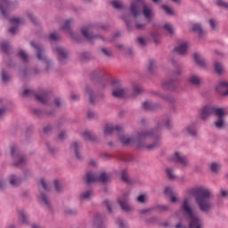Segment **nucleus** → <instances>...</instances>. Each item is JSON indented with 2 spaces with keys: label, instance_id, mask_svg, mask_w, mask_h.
<instances>
[{
  "label": "nucleus",
  "instance_id": "f257e3e1",
  "mask_svg": "<svg viewBox=\"0 0 228 228\" xmlns=\"http://www.w3.org/2000/svg\"><path fill=\"white\" fill-rule=\"evenodd\" d=\"M189 195H193L201 211H209L213 208V203L209 200L213 199V192L207 187H194L189 191Z\"/></svg>",
  "mask_w": 228,
  "mask_h": 228
},
{
  "label": "nucleus",
  "instance_id": "f03ea898",
  "mask_svg": "<svg viewBox=\"0 0 228 228\" xmlns=\"http://www.w3.org/2000/svg\"><path fill=\"white\" fill-rule=\"evenodd\" d=\"M152 133L149 131L142 132L139 134L134 139L131 138L126 134H120L119 135V141L123 145H129L131 143H135L138 147V149H148L151 151V149H156L158 147V143H155L153 145H147L145 142H149L151 138H152Z\"/></svg>",
  "mask_w": 228,
  "mask_h": 228
},
{
  "label": "nucleus",
  "instance_id": "7ed1b4c3",
  "mask_svg": "<svg viewBox=\"0 0 228 228\" xmlns=\"http://www.w3.org/2000/svg\"><path fill=\"white\" fill-rule=\"evenodd\" d=\"M142 13L148 20H152L154 19V11L152 10L151 4H145L143 0H135L130 4V13L133 17H140L142 15Z\"/></svg>",
  "mask_w": 228,
  "mask_h": 228
},
{
  "label": "nucleus",
  "instance_id": "20e7f679",
  "mask_svg": "<svg viewBox=\"0 0 228 228\" xmlns=\"http://www.w3.org/2000/svg\"><path fill=\"white\" fill-rule=\"evenodd\" d=\"M182 211L187 218H189V228H202L204 227V224L202 223V219L197 216L195 210L191 208V199L186 198L183 200L182 206Z\"/></svg>",
  "mask_w": 228,
  "mask_h": 228
},
{
  "label": "nucleus",
  "instance_id": "39448f33",
  "mask_svg": "<svg viewBox=\"0 0 228 228\" xmlns=\"http://www.w3.org/2000/svg\"><path fill=\"white\" fill-rule=\"evenodd\" d=\"M214 112L217 118V120L215 122L216 127H217V129H224V127H225V119L224 117L227 115L225 109H215L212 106L208 105L202 108L200 115L203 120H206V118Z\"/></svg>",
  "mask_w": 228,
  "mask_h": 228
},
{
  "label": "nucleus",
  "instance_id": "423d86ee",
  "mask_svg": "<svg viewBox=\"0 0 228 228\" xmlns=\"http://www.w3.org/2000/svg\"><path fill=\"white\" fill-rule=\"evenodd\" d=\"M86 181L87 183H95L97 181H101V183H108V181H110V175L102 173L99 177L94 173H88Z\"/></svg>",
  "mask_w": 228,
  "mask_h": 228
},
{
  "label": "nucleus",
  "instance_id": "0eeeda50",
  "mask_svg": "<svg viewBox=\"0 0 228 228\" xmlns=\"http://www.w3.org/2000/svg\"><path fill=\"white\" fill-rule=\"evenodd\" d=\"M171 161L179 163L182 167H188V159L184 157L181 152L175 151L170 158Z\"/></svg>",
  "mask_w": 228,
  "mask_h": 228
},
{
  "label": "nucleus",
  "instance_id": "6e6552de",
  "mask_svg": "<svg viewBox=\"0 0 228 228\" xmlns=\"http://www.w3.org/2000/svg\"><path fill=\"white\" fill-rule=\"evenodd\" d=\"M127 94V91L120 85L116 84L114 85L113 90H112V95L113 97H116L117 99H122L123 97H126V94Z\"/></svg>",
  "mask_w": 228,
  "mask_h": 228
},
{
  "label": "nucleus",
  "instance_id": "1a4fd4ad",
  "mask_svg": "<svg viewBox=\"0 0 228 228\" xmlns=\"http://www.w3.org/2000/svg\"><path fill=\"white\" fill-rule=\"evenodd\" d=\"M216 90L222 95H228V81L222 80L216 86Z\"/></svg>",
  "mask_w": 228,
  "mask_h": 228
},
{
  "label": "nucleus",
  "instance_id": "9d476101",
  "mask_svg": "<svg viewBox=\"0 0 228 228\" xmlns=\"http://www.w3.org/2000/svg\"><path fill=\"white\" fill-rule=\"evenodd\" d=\"M22 22H23L22 20L20 18H13L10 20L11 26H13L9 29L10 33H12V35H15V33L19 31V26H20Z\"/></svg>",
  "mask_w": 228,
  "mask_h": 228
},
{
  "label": "nucleus",
  "instance_id": "9b49d317",
  "mask_svg": "<svg viewBox=\"0 0 228 228\" xmlns=\"http://www.w3.org/2000/svg\"><path fill=\"white\" fill-rule=\"evenodd\" d=\"M188 47L189 45L187 42H182L176 45V47L175 48V53H177L178 54H186Z\"/></svg>",
  "mask_w": 228,
  "mask_h": 228
},
{
  "label": "nucleus",
  "instance_id": "f8f14e48",
  "mask_svg": "<svg viewBox=\"0 0 228 228\" xmlns=\"http://www.w3.org/2000/svg\"><path fill=\"white\" fill-rule=\"evenodd\" d=\"M191 29L194 33H197L199 37H204V35H206V31L202 28V25L200 23H194Z\"/></svg>",
  "mask_w": 228,
  "mask_h": 228
},
{
  "label": "nucleus",
  "instance_id": "ddd939ff",
  "mask_svg": "<svg viewBox=\"0 0 228 228\" xmlns=\"http://www.w3.org/2000/svg\"><path fill=\"white\" fill-rule=\"evenodd\" d=\"M118 203L123 211H129V209H131V207H129V200H127L126 196L119 200Z\"/></svg>",
  "mask_w": 228,
  "mask_h": 228
},
{
  "label": "nucleus",
  "instance_id": "4468645a",
  "mask_svg": "<svg viewBox=\"0 0 228 228\" xmlns=\"http://www.w3.org/2000/svg\"><path fill=\"white\" fill-rule=\"evenodd\" d=\"M189 83H191V85H194L195 86H199V85L202 83V77L197 75H191L189 77Z\"/></svg>",
  "mask_w": 228,
  "mask_h": 228
},
{
  "label": "nucleus",
  "instance_id": "2eb2a0df",
  "mask_svg": "<svg viewBox=\"0 0 228 228\" xmlns=\"http://www.w3.org/2000/svg\"><path fill=\"white\" fill-rule=\"evenodd\" d=\"M56 53L58 54L59 60H64V58H67L68 53L67 50H64L61 46H57Z\"/></svg>",
  "mask_w": 228,
  "mask_h": 228
},
{
  "label": "nucleus",
  "instance_id": "dca6fc26",
  "mask_svg": "<svg viewBox=\"0 0 228 228\" xmlns=\"http://www.w3.org/2000/svg\"><path fill=\"white\" fill-rule=\"evenodd\" d=\"M194 61L200 67H206V60L202 58V55H200V53L194 54Z\"/></svg>",
  "mask_w": 228,
  "mask_h": 228
},
{
  "label": "nucleus",
  "instance_id": "f3484780",
  "mask_svg": "<svg viewBox=\"0 0 228 228\" xmlns=\"http://www.w3.org/2000/svg\"><path fill=\"white\" fill-rule=\"evenodd\" d=\"M16 152H17V149L12 148V156L14 158V161H19L18 163L15 164L16 167H19V165H20L22 161H24V159L20 157V155L15 156Z\"/></svg>",
  "mask_w": 228,
  "mask_h": 228
},
{
  "label": "nucleus",
  "instance_id": "a211bd4d",
  "mask_svg": "<svg viewBox=\"0 0 228 228\" xmlns=\"http://www.w3.org/2000/svg\"><path fill=\"white\" fill-rule=\"evenodd\" d=\"M82 35L86 37V38H93L94 36L92 35V27H86L82 28Z\"/></svg>",
  "mask_w": 228,
  "mask_h": 228
},
{
  "label": "nucleus",
  "instance_id": "6ab92c4d",
  "mask_svg": "<svg viewBox=\"0 0 228 228\" xmlns=\"http://www.w3.org/2000/svg\"><path fill=\"white\" fill-rule=\"evenodd\" d=\"M115 129H117V127L113 126L112 124H109L104 127L103 133L105 136H110V134H111L113 131H115Z\"/></svg>",
  "mask_w": 228,
  "mask_h": 228
},
{
  "label": "nucleus",
  "instance_id": "aec40b11",
  "mask_svg": "<svg viewBox=\"0 0 228 228\" xmlns=\"http://www.w3.org/2000/svg\"><path fill=\"white\" fill-rule=\"evenodd\" d=\"M79 149H81V143L80 142H74L72 145H71V151H74L77 158H81L79 157Z\"/></svg>",
  "mask_w": 228,
  "mask_h": 228
},
{
  "label": "nucleus",
  "instance_id": "412c9836",
  "mask_svg": "<svg viewBox=\"0 0 228 228\" xmlns=\"http://www.w3.org/2000/svg\"><path fill=\"white\" fill-rule=\"evenodd\" d=\"M215 70L216 74H224L225 72V68L220 62L215 63Z\"/></svg>",
  "mask_w": 228,
  "mask_h": 228
},
{
  "label": "nucleus",
  "instance_id": "4be33fe9",
  "mask_svg": "<svg viewBox=\"0 0 228 228\" xmlns=\"http://www.w3.org/2000/svg\"><path fill=\"white\" fill-rule=\"evenodd\" d=\"M8 4H9L8 0H1L0 2V10L4 17H6V12H4V8H8Z\"/></svg>",
  "mask_w": 228,
  "mask_h": 228
},
{
  "label": "nucleus",
  "instance_id": "5701e85b",
  "mask_svg": "<svg viewBox=\"0 0 228 228\" xmlns=\"http://www.w3.org/2000/svg\"><path fill=\"white\" fill-rule=\"evenodd\" d=\"M112 6L116 8V10H123L124 3H122L120 0H114L112 2Z\"/></svg>",
  "mask_w": 228,
  "mask_h": 228
},
{
  "label": "nucleus",
  "instance_id": "b1692460",
  "mask_svg": "<svg viewBox=\"0 0 228 228\" xmlns=\"http://www.w3.org/2000/svg\"><path fill=\"white\" fill-rule=\"evenodd\" d=\"M36 98L37 99V101H39V102H43V104H45L47 102V95L45 94V93L37 94Z\"/></svg>",
  "mask_w": 228,
  "mask_h": 228
},
{
  "label": "nucleus",
  "instance_id": "393cba45",
  "mask_svg": "<svg viewBox=\"0 0 228 228\" xmlns=\"http://www.w3.org/2000/svg\"><path fill=\"white\" fill-rule=\"evenodd\" d=\"M10 184H12V186H18V184H20V179L17 178L15 175H12L10 177Z\"/></svg>",
  "mask_w": 228,
  "mask_h": 228
},
{
  "label": "nucleus",
  "instance_id": "a878e982",
  "mask_svg": "<svg viewBox=\"0 0 228 228\" xmlns=\"http://www.w3.org/2000/svg\"><path fill=\"white\" fill-rule=\"evenodd\" d=\"M162 10L167 13V15H175V12L172 10L171 7H168L167 5H162Z\"/></svg>",
  "mask_w": 228,
  "mask_h": 228
},
{
  "label": "nucleus",
  "instance_id": "bb28decb",
  "mask_svg": "<svg viewBox=\"0 0 228 228\" xmlns=\"http://www.w3.org/2000/svg\"><path fill=\"white\" fill-rule=\"evenodd\" d=\"M163 28L166 29V31L169 33V35H174V26H172V24L165 23Z\"/></svg>",
  "mask_w": 228,
  "mask_h": 228
},
{
  "label": "nucleus",
  "instance_id": "cd10ccee",
  "mask_svg": "<svg viewBox=\"0 0 228 228\" xmlns=\"http://www.w3.org/2000/svg\"><path fill=\"white\" fill-rule=\"evenodd\" d=\"M86 95H88L90 102H92L93 104L94 102H95V101H94V92L92 91V88L87 87L86 89Z\"/></svg>",
  "mask_w": 228,
  "mask_h": 228
},
{
  "label": "nucleus",
  "instance_id": "c85d7f7f",
  "mask_svg": "<svg viewBox=\"0 0 228 228\" xmlns=\"http://www.w3.org/2000/svg\"><path fill=\"white\" fill-rule=\"evenodd\" d=\"M20 222H21V224H28V214L24 211H21L20 213Z\"/></svg>",
  "mask_w": 228,
  "mask_h": 228
},
{
  "label": "nucleus",
  "instance_id": "c756f323",
  "mask_svg": "<svg viewBox=\"0 0 228 228\" xmlns=\"http://www.w3.org/2000/svg\"><path fill=\"white\" fill-rule=\"evenodd\" d=\"M220 168H222V165H220L216 162H213L210 164L211 172H218V170H220Z\"/></svg>",
  "mask_w": 228,
  "mask_h": 228
},
{
  "label": "nucleus",
  "instance_id": "7c9ffc66",
  "mask_svg": "<svg viewBox=\"0 0 228 228\" xmlns=\"http://www.w3.org/2000/svg\"><path fill=\"white\" fill-rule=\"evenodd\" d=\"M31 46L35 47L37 49L38 60H44V58H42V47H40L38 45H35V43H33V42L31 43Z\"/></svg>",
  "mask_w": 228,
  "mask_h": 228
},
{
  "label": "nucleus",
  "instance_id": "2f4dec72",
  "mask_svg": "<svg viewBox=\"0 0 228 228\" xmlns=\"http://www.w3.org/2000/svg\"><path fill=\"white\" fill-rule=\"evenodd\" d=\"M93 193L91 191H87L80 195L81 200H88L92 197Z\"/></svg>",
  "mask_w": 228,
  "mask_h": 228
},
{
  "label": "nucleus",
  "instance_id": "473e14b6",
  "mask_svg": "<svg viewBox=\"0 0 228 228\" xmlns=\"http://www.w3.org/2000/svg\"><path fill=\"white\" fill-rule=\"evenodd\" d=\"M151 38L154 40L155 44H159V42H161V37L158 32L152 33Z\"/></svg>",
  "mask_w": 228,
  "mask_h": 228
},
{
  "label": "nucleus",
  "instance_id": "72a5a7b5",
  "mask_svg": "<svg viewBox=\"0 0 228 228\" xmlns=\"http://www.w3.org/2000/svg\"><path fill=\"white\" fill-rule=\"evenodd\" d=\"M166 173L168 175L169 179H175V174H174V169L167 167L166 168Z\"/></svg>",
  "mask_w": 228,
  "mask_h": 228
},
{
  "label": "nucleus",
  "instance_id": "f704fd0d",
  "mask_svg": "<svg viewBox=\"0 0 228 228\" xmlns=\"http://www.w3.org/2000/svg\"><path fill=\"white\" fill-rule=\"evenodd\" d=\"M209 24H210V28L214 31H216V29H218V21H216V20H209Z\"/></svg>",
  "mask_w": 228,
  "mask_h": 228
},
{
  "label": "nucleus",
  "instance_id": "c9c22d12",
  "mask_svg": "<svg viewBox=\"0 0 228 228\" xmlns=\"http://www.w3.org/2000/svg\"><path fill=\"white\" fill-rule=\"evenodd\" d=\"M186 131L191 136H195V134H197V131L195 130V128H193V126H187Z\"/></svg>",
  "mask_w": 228,
  "mask_h": 228
},
{
  "label": "nucleus",
  "instance_id": "e433bc0d",
  "mask_svg": "<svg viewBox=\"0 0 228 228\" xmlns=\"http://www.w3.org/2000/svg\"><path fill=\"white\" fill-rule=\"evenodd\" d=\"M53 184L57 191H61L62 186H61V182H60V180H54Z\"/></svg>",
  "mask_w": 228,
  "mask_h": 228
},
{
  "label": "nucleus",
  "instance_id": "4c0bfd02",
  "mask_svg": "<svg viewBox=\"0 0 228 228\" xmlns=\"http://www.w3.org/2000/svg\"><path fill=\"white\" fill-rule=\"evenodd\" d=\"M19 55L22 58L23 61H28V54H26L24 51H20Z\"/></svg>",
  "mask_w": 228,
  "mask_h": 228
},
{
  "label": "nucleus",
  "instance_id": "58836bf2",
  "mask_svg": "<svg viewBox=\"0 0 228 228\" xmlns=\"http://www.w3.org/2000/svg\"><path fill=\"white\" fill-rule=\"evenodd\" d=\"M2 79H3L4 83H6V81H8V79H10V76H8V74L4 70L2 71Z\"/></svg>",
  "mask_w": 228,
  "mask_h": 228
},
{
  "label": "nucleus",
  "instance_id": "ea45409f",
  "mask_svg": "<svg viewBox=\"0 0 228 228\" xmlns=\"http://www.w3.org/2000/svg\"><path fill=\"white\" fill-rule=\"evenodd\" d=\"M217 4L218 6H221L222 8H226L228 10V4L222 1V0H217Z\"/></svg>",
  "mask_w": 228,
  "mask_h": 228
},
{
  "label": "nucleus",
  "instance_id": "a19ab883",
  "mask_svg": "<svg viewBox=\"0 0 228 228\" xmlns=\"http://www.w3.org/2000/svg\"><path fill=\"white\" fill-rule=\"evenodd\" d=\"M164 193L165 195H172V193H174V189L172 187H167L164 190Z\"/></svg>",
  "mask_w": 228,
  "mask_h": 228
},
{
  "label": "nucleus",
  "instance_id": "79ce46f5",
  "mask_svg": "<svg viewBox=\"0 0 228 228\" xmlns=\"http://www.w3.org/2000/svg\"><path fill=\"white\" fill-rule=\"evenodd\" d=\"M41 184L45 190H49V182L48 181L42 179Z\"/></svg>",
  "mask_w": 228,
  "mask_h": 228
},
{
  "label": "nucleus",
  "instance_id": "37998d69",
  "mask_svg": "<svg viewBox=\"0 0 228 228\" xmlns=\"http://www.w3.org/2000/svg\"><path fill=\"white\" fill-rule=\"evenodd\" d=\"M137 42L140 45H145L147 44V39H145V37H138Z\"/></svg>",
  "mask_w": 228,
  "mask_h": 228
},
{
  "label": "nucleus",
  "instance_id": "c03bdc74",
  "mask_svg": "<svg viewBox=\"0 0 228 228\" xmlns=\"http://www.w3.org/2000/svg\"><path fill=\"white\" fill-rule=\"evenodd\" d=\"M62 29H66V31H70V20H66Z\"/></svg>",
  "mask_w": 228,
  "mask_h": 228
},
{
  "label": "nucleus",
  "instance_id": "a18cd8bd",
  "mask_svg": "<svg viewBox=\"0 0 228 228\" xmlns=\"http://www.w3.org/2000/svg\"><path fill=\"white\" fill-rule=\"evenodd\" d=\"M41 200H43V202H45V204H46V206H49V199H47V196L45 194H41Z\"/></svg>",
  "mask_w": 228,
  "mask_h": 228
},
{
  "label": "nucleus",
  "instance_id": "49530a36",
  "mask_svg": "<svg viewBox=\"0 0 228 228\" xmlns=\"http://www.w3.org/2000/svg\"><path fill=\"white\" fill-rule=\"evenodd\" d=\"M2 50L4 51V53H6V51H8V42H3L1 45Z\"/></svg>",
  "mask_w": 228,
  "mask_h": 228
},
{
  "label": "nucleus",
  "instance_id": "de8ad7c7",
  "mask_svg": "<svg viewBox=\"0 0 228 228\" xmlns=\"http://www.w3.org/2000/svg\"><path fill=\"white\" fill-rule=\"evenodd\" d=\"M142 106L145 110H151V106H152V103L151 102H144Z\"/></svg>",
  "mask_w": 228,
  "mask_h": 228
},
{
  "label": "nucleus",
  "instance_id": "09e8293b",
  "mask_svg": "<svg viewBox=\"0 0 228 228\" xmlns=\"http://www.w3.org/2000/svg\"><path fill=\"white\" fill-rule=\"evenodd\" d=\"M137 200L138 202H145V200H147V196L146 195H140L138 198H137Z\"/></svg>",
  "mask_w": 228,
  "mask_h": 228
},
{
  "label": "nucleus",
  "instance_id": "8fccbe9b",
  "mask_svg": "<svg viewBox=\"0 0 228 228\" xmlns=\"http://www.w3.org/2000/svg\"><path fill=\"white\" fill-rule=\"evenodd\" d=\"M102 51L103 54H105L106 56H110V54H111V52L107 48H102Z\"/></svg>",
  "mask_w": 228,
  "mask_h": 228
},
{
  "label": "nucleus",
  "instance_id": "3c124183",
  "mask_svg": "<svg viewBox=\"0 0 228 228\" xmlns=\"http://www.w3.org/2000/svg\"><path fill=\"white\" fill-rule=\"evenodd\" d=\"M50 38H51L52 40H58V34H56V33H52V34L50 35Z\"/></svg>",
  "mask_w": 228,
  "mask_h": 228
},
{
  "label": "nucleus",
  "instance_id": "603ef678",
  "mask_svg": "<svg viewBox=\"0 0 228 228\" xmlns=\"http://www.w3.org/2000/svg\"><path fill=\"white\" fill-rule=\"evenodd\" d=\"M122 179L127 183V181H129V177L127 176V175H126V172L122 173Z\"/></svg>",
  "mask_w": 228,
  "mask_h": 228
},
{
  "label": "nucleus",
  "instance_id": "864d4df0",
  "mask_svg": "<svg viewBox=\"0 0 228 228\" xmlns=\"http://www.w3.org/2000/svg\"><path fill=\"white\" fill-rule=\"evenodd\" d=\"M29 94H31V90L26 89V90L24 91V93H23V95H24L25 97H28V96L29 95Z\"/></svg>",
  "mask_w": 228,
  "mask_h": 228
},
{
  "label": "nucleus",
  "instance_id": "5fc2aeb1",
  "mask_svg": "<svg viewBox=\"0 0 228 228\" xmlns=\"http://www.w3.org/2000/svg\"><path fill=\"white\" fill-rule=\"evenodd\" d=\"M54 104H55V106L60 107V104H61V101L57 98V99H55V101H54Z\"/></svg>",
  "mask_w": 228,
  "mask_h": 228
},
{
  "label": "nucleus",
  "instance_id": "6e6d98bb",
  "mask_svg": "<svg viewBox=\"0 0 228 228\" xmlns=\"http://www.w3.org/2000/svg\"><path fill=\"white\" fill-rule=\"evenodd\" d=\"M89 165H90L91 167H97V161H95V160H90V161H89Z\"/></svg>",
  "mask_w": 228,
  "mask_h": 228
},
{
  "label": "nucleus",
  "instance_id": "4d7b16f0",
  "mask_svg": "<svg viewBox=\"0 0 228 228\" xmlns=\"http://www.w3.org/2000/svg\"><path fill=\"white\" fill-rule=\"evenodd\" d=\"M221 195H222V197H227L228 196V191H225V190H222L221 191Z\"/></svg>",
  "mask_w": 228,
  "mask_h": 228
},
{
  "label": "nucleus",
  "instance_id": "13d9d810",
  "mask_svg": "<svg viewBox=\"0 0 228 228\" xmlns=\"http://www.w3.org/2000/svg\"><path fill=\"white\" fill-rule=\"evenodd\" d=\"M178 199L176 196H171V202H173L174 204H175V202H177Z\"/></svg>",
  "mask_w": 228,
  "mask_h": 228
},
{
  "label": "nucleus",
  "instance_id": "bf43d9fd",
  "mask_svg": "<svg viewBox=\"0 0 228 228\" xmlns=\"http://www.w3.org/2000/svg\"><path fill=\"white\" fill-rule=\"evenodd\" d=\"M136 28H137V29H143V28H145V25H143V24H136Z\"/></svg>",
  "mask_w": 228,
  "mask_h": 228
},
{
  "label": "nucleus",
  "instance_id": "052dcab7",
  "mask_svg": "<svg viewBox=\"0 0 228 228\" xmlns=\"http://www.w3.org/2000/svg\"><path fill=\"white\" fill-rule=\"evenodd\" d=\"M176 228H186V225L179 223V224H176Z\"/></svg>",
  "mask_w": 228,
  "mask_h": 228
},
{
  "label": "nucleus",
  "instance_id": "680f3d73",
  "mask_svg": "<svg viewBox=\"0 0 228 228\" xmlns=\"http://www.w3.org/2000/svg\"><path fill=\"white\" fill-rule=\"evenodd\" d=\"M6 111V110L4 109H0V117H2V115H4V112Z\"/></svg>",
  "mask_w": 228,
  "mask_h": 228
},
{
  "label": "nucleus",
  "instance_id": "e2e57ef3",
  "mask_svg": "<svg viewBox=\"0 0 228 228\" xmlns=\"http://www.w3.org/2000/svg\"><path fill=\"white\" fill-rule=\"evenodd\" d=\"M63 136H65V132L61 133L60 135H59V138L61 140H63Z\"/></svg>",
  "mask_w": 228,
  "mask_h": 228
},
{
  "label": "nucleus",
  "instance_id": "0e129e2a",
  "mask_svg": "<svg viewBox=\"0 0 228 228\" xmlns=\"http://www.w3.org/2000/svg\"><path fill=\"white\" fill-rule=\"evenodd\" d=\"M84 136H86V138L89 139L90 138V133H88V132L84 133Z\"/></svg>",
  "mask_w": 228,
  "mask_h": 228
},
{
  "label": "nucleus",
  "instance_id": "69168bd1",
  "mask_svg": "<svg viewBox=\"0 0 228 228\" xmlns=\"http://www.w3.org/2000/svg\"><path fill=\"white\" fill-rule=\"evenodd\" d=\"M173 3H175L176 4H181V0H171Z\"/></svg>",
  "mask_w": 228,
  "mask_h": 228
},
{
  "label": "nucleus",
  "instance_id": "338daca9",
  "mask_svg": "<svg viewBox=\"0 0 228 228\" xmlns=\"http://www.w3.org/2000/svg\"><path fill=\"white\" fill-rule=\"evenodd\" d=\"M32 228H42L40 224H32Z\"/></svg>",
  "mask_w": 228,
  "mask_h": 228
},
{
  "label": "nucleus",
  "instance_id": "774afa93",
  "mask_svg": "<svg viewBox=\"0 0 228 228\" xmlns=\"http://www.w3.org/2000/svg\"><path fill=\"white\" fill-rule=\"evenodd\" d=\"M87 117L89 118H94V113H88V115H87Z\"/></svg>",
  "mask_w": 228,
  "mask_h": 228
}]
</instances>
